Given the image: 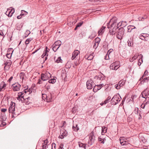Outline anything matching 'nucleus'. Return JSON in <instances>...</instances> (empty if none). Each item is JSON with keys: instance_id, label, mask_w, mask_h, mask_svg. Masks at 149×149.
Returning <instances> with one entry per match:
<instances>
[{"instance_id": "1", "label": "nucleus", "mask_w": 149, "mask_h": 149, "mask_svg": "<svg viewBox=\"0 0 149 149\" xmlns=\"http://www.w3.org/2000/svg\"><path fill=\"white\" fill-rule=\"evenodd\" d=\"M117 18L116 17H113L108 23L107 28L110 29L109 34L113 35L116 32L120 26V23L117 22Z\"/></svg>"}, {"instance_id": "2", "label": "nucleus", "mask_w": 149, "mask_h": 149, "mask_svg": "<svg viewBox=\"0 0 149 149\" xmlns=\"http://www.w3.org/2000/svg\"><path fill=\"white\" fill-rule=\"evenodd\" d=\"M9 113H13V116H17L19 114L21 113L20 111H18L15 109V104L12 102L10 104L9 109Z\"/></svg>"}, {"instance_id": "3", "label": "nucleus", "mask_w": 149, "mask_h": 149, "mask_svg": "<svg viewBox=\"0 0 149 149\" xmlns=\"http://www.w3.org/2000/svg\"><path fill=\"white\" fill-rule=\"evenodd\" d=\"M51 76V74L48 72H46L45 73H42L41 74V79H39L38 84H41L42 83V81H45L47 80Z\"/></svg>"}, {"instance_id": "4", "label": "nucleus", "mask_w": 149, "mask_h": 149, "mask_svg": "<svg viewBox=\"0 0 149 149\" xmlns=\"http://www.w3.org/2000/svg\"><path fill=\"white\" fill-rule=\"evenodd\" d=\"M121 100V98L119 94L115 95L111 100V103L112 105H116Z\"/></svg>"}, {"instance_id": "5", "label": "nucleus", "mask_w": 149, "mask_h": 149, "mask_svg": "<svg viewBox=\"0 0 149 149\" xmlns=\"http://www.w3.org/2000/svg\"><path fill=\"white\" fill-rule=\"evenodd\" d=\"M124 30L123 28L120 27L118 29L117 31L116 32L117 33V37L120 39L122 38L124 34Z\"/></svg>"}, {"instance_id": "6", "label": "nucleus", "mask_w": 149, "mask_h": 149, "mask_svg": "<svg viewBox=\"0 0 149 149\" xmlns=\"http://www.w3.org/2000/svg\"><path fill=\"white\" fill-rule=\"evenodd\" d=\"M139 37L142 40L146 41L149 40V35L147 33H142L140 35Z\"/></svg>"}, {"instance_id": "7", "label": "nucleus", "mask_w": 149, "mask_h": 149, "mask_svg": "<svg viewBox=\"0 0 149 149\" xmlns=\"http://www.w3.org/2000/svg\"><path fill=\"white\" fill-rule=\"evenodd\" d=\"M95 84L91 79L88 80L86 82V86L88 89H91L94 86Z\"/></svg>"}, {"instance_id": "8", "label": "nucleus", "mask_w": 149, "mask_h": 149, "mask_svg": "<svg viewBox=\"0 0 149 149\" xmlns=\"http://www.w3.org/2000/svg\"><path fill=\"white\" fill-rule=\"evenodd\" d=\"M21 85L18 83H15L12 86V88L14 91H18L20 89Z\"/></svg>"}, {"instance_id": "9", "label": "nucleus", "mask_w": 149, "mask_h": 149, "mask_svg": "<svg viewBox=\"0 0 149 149\" xmlns=\"http://www.w3.org/2000/svg\"><path fill=\"white\" fill-rule=\"evenodd\" d=\"M14 9H12L11 8H10L8 9V10L6 13V15H8L9 17H10L12 16L13 14L14 13Z\"/></svg>"}, {"instance_id": "10", "label": "nucleus", "mask_w": 149, "mask_h": 149, "mask_svg": "<svg viewBox=\"0 0 149 149\" xmlns=\"http://www.w3.org/2000/svg\"><path fill=\"white\" fill-rule=\"evenodd\" d=\"M11 64L12 63L10 60L7 61L4 64L5 65L4 67V69L5 70H8L9 69Z\"/></svg>"}, {"instance_id": "11", "label": "nucleus", "mask_w": 149, "mask_h": 149, "mask_svg": "<svg viewBox=\"0 0 149 149\" xmlns=\"http://www.w3.org/2000/svg\"><path fill=\"white\" fill-rule=\"evenodd\" d=\"M127 139L124 137H121L120 138V141L121 144L122 145H126L127 144Z\"/></svg>"}, {"instance_id": "12", "label": "nucleus", "mask_w": 149, "mask_h": 149, "mask_svg": "<svg viewBox=\"0 0 149 149\" xmlns=\"http://www.w3.org/2000/svg\"><path fill=\"white\" fill-rule=\"evenodd\" d=\"M6 84L4 81L2 82L0 84V92L3 91L5 89Z\"/></svg>"}, {"instance_id": "13", "label": "nucleus", "mask_w": 149, "mask_h": 149, "mask_svg": "<svg viewBox=\"0 0 149 149\" xmlns=\"http://www.w3.org/2000/svg\"><path fill=\"white\" fill-rule=\"evenodd\" d=\"M80 53L79 51L77 50H75L72 54V56L71 59L72 60L74 59Z\"/></svg>"}, {"instance_id": "14", "label": "nucleus", "mask_w": 149, "mask_h": 149, "mask_svg": "<svg viewBox=\"0 0 149 149\" xmlns=\"http://www.w3.org/2000/svg\"><path fill=\"white\" fill-rule=\"evenodd\" d=\"M47 97L46 99V101L47 102H52V94H49L47 95Z\"/></svg>"}, {"instance_id": "15", "label": "nucleus", "mask_w": 149, "mask_h": 149, "mask_svg": "<svg viewBox=\"0 0 149 149\" xmlns=\"http://www.w3.org/2000/svg\"><path fill=\"white\" fill-rule=\"evenodd\" d=\"M67 132L66 130H64L63 131L62 134L59 136V137L61 139H63L64 138V136H65L67 135Z\"/></svg>"}, {"instance_id": "16", "label": "nucleus", "mask_w": 149, "mask_h": 149, "mask_svg": "<svg viewBox=\"0 0 149 149\" xmlns=\"http://www.w3.org/2000/svg\"><path fill=\"white\" fill-rule=\"evenodd\" d=\"M143 76H142L139 79V81H142L141 82H143V83L147 82L149 80V78L146 77L143 78Z\"/></svg>"}, {"instance_id": "17", "label": "nucleus", "mask_w": 149, "mask_h": 149, "mask_svg": "<svg viewBox=\"0 0 149 149\" xmlns=\"http://www.w3.org/2000/svg\"><path fill=\"white\" fill-rule=\"evenodd\" d=\"M127 45L129 46H132L133 45V40L132 38H130L127 41Z\"/></svg>"}, {"instance_id": "18", "label": "nucleus", "mask_w": 149, "mask_h": 149, "mask_svg": "<svg viewBox=\"0 0 149 149\" xmlns=\"http://www.w3.org/2000/svg\"><path fill=\"white\" fill-rule=\"evenodd\" d=\"M95 137L93 132H92L89 135V139L90 141L91 142H94L95 140Z\"/></svg>"}, {"instance_id": "19", "label": "nucleus", "mask_w": 149, "mask_h": 149, "mask_svg": "<svg viewBox=\"0 0 149 149\" xmlns=\"http://www.w3.org/2000/svg\"><path fill=\"white\" fill-rule=\"evenodd\" d=\"M106 28V27L104 26H102L101 28L98 31V33L99 35H102L104 31V30Z\"/></svg>"}, {"instance_id": "20", "label": "nucleus", "mask_w": 149, "mask_h": 149, "mask_svg": "<svg viewBox=\"0 0 149 149\" xmlns=\"http://www.w3.org/2000/svg\"><path fill=\"white\" fill-rule=\"evenodd\" d=\"M135 27L132 25H130L127 27V31L129 32H131L132 30L135 29Z\"/></svg>"}, {"instance_id": "21", "label": "nucleus", "mask_w": 149, "mask_h": 149, "mask_svg": "<svg viewBox=\"0 0 149 149\" xmlns=\"http://www.w3.org/2000/svg\"><path fill=\"white\" fill-rule=\"evenodd\" d=\"M107 128L104 126L102 127L101 134L102 135H104L107 132Z\"/></svg>"}, {"instance_id": "22", "label": "nucleus", "mask_w": 149, "mask_h": 149, "mask_svg": "<svg viewBox=\"0 0 149 149\" xmlns=\"http://www.w3.org/2000/svg\"><path fill=\"white\" fill-rule=\"evenodd\" d=\"M139 56V55L138 54H136L134 56L132 57V58H130V62H132L134 60H136L138 57Z\"/></svg>"}, {"instance_id": "23", "label": "nucleus", "mask_w": 149, "mask_h": 149, "mask_svg": "<svg viewBox=\"0 0 149 149\" xmlns=\"http://www.w3.org/2000/svg\"><path fill=\"white\" fill-rule=\"evenodd\" d=\"M120 64V62L118 61H116L115 62V66L113 67V70H116L119 67V66L118 67V66Z\"/></svg>"}, {"instance_id": "24", "label": "nucleus", "mask_w": 149, "mask_h": 149, "mask_svg": "<svg viewBox=\"0 0 149 149\" xmlns=\"http://www.w3.org/2000/svg\"><path fill=\"white\" fill-rule=\"evenodd\" d=\"M125 80H122L120 81L118 83V84L120 85L121 87H122L125 85Z\"/></svg>"}, {"instance_id": "25", "label": "nucleus", "mask_w": 149, "mask_h": 149, "mask_svg": "<svg viewBox=\"0 0 149 149\" xmlns=\"http://www.w3.org/2000/svg\"><path fill=\"white\" fill-rule=\"evenodd\" d=\"M147 92L145 90L143 91L141 93V95L142 97L146 98V97L147 96Z\"/></svg>"}, {"instance_id": "26", "label": "nucleus", "mask_w": 149, "mask_h": 149, "mask_svg": "<svg viewBox=\"0 0 149 149\" xmlns=\"http://www.w3.org/2000/svg\"><path fill=\"white\" fill-rule=\"evenodd\" d=\"M61 41L59 40H58L56 42H55V43L54 44V45H56V46L58 47H60V46L61 45Z\"/></svg>"}, {"instance_id": "27", "label": "nucleus", "mask_w": 149, "mask_h": 149, "mask_svg": "<svg viewBox=\"0 0 149 149\" xmlns=\"http://www.w3.org/2000/svg\"><path fill=\"white\" fill-rule=\"evenodd\" d=\"M119 23H120V26H121V27L123 28V27H125L127 24L126 22L123 21L121 22H119Z\"/></svg>"}, {"instance_id": "28", "label": "nucleus", "mask_w": 149, "mask_h": 149, "mask_svg": "<svg viewBox=\"0 0 149 149\" xmlns=\"http://www.w3.org/2000/svg\"><path fill=\"white\" fill-rule=\"evenodd\" d=\"M83 23V22L82 21L80 22H79L76 25L75 28L74 29L75 30H77V28L79 27H80Z\"/></svg>"}, {"instance_id": "29", "label": "nucleus", "mask_w": 149, "mask_h": 149, "mask_svg": "<svg viewBox=\"0 0 149 149\" xmlns=\"http://www.w3.org/2000/svg\"><path fill=\"white\" fill-rule=\"evenodd\" d=\"M135 113L137 115H139L140 116H141V112L139 111V109L138 108H135L134 111Z\"/></svg>"}, {"instance_id": "30", "label": "nucleus", "mask_w": 149, "mask_h": 149, "mask_svg": "<svg viewBox=\"0 0 149 149\" xmlns=\"http://www.w3.org/2000/svg\"><path fill=\"white\" fill-rule=\"evenodd\" d=\"M47 47H46V50L44 52H43L42 55L41 56H42V58H44V57L46 56H48V55L47 54V52H48V51L47 50Z\"/></svg>"}, {"instance_id": "31", "label": "nucleus", "mask_w": 149, "mask_h": 149, "mask_svg": "<svg viewBox=\"0 0 149 149\" xmlns=\"http://www.w3.org/2000/svg\"><path fill=\"white\" fill-rule=\"evenodd\" d=\"M23 94L24 93L23 92L18 93V97H20L21 98H23V99L24 100L25 99L24 98V96L23 95Z\"/></svg>"}, {"instance_id": "32", "label": "nucleus", "mask_w": 149, "mask_h": 149, "mask_svg": "<svg viewBox=\"0 0 149 149\" xmlns=\"http://www.w3.org/2000/svg\"><path fill=\"white\" fill-rule=\"evenodd\" d=\"M139 56V59L138 60V62L140 63V65H141V64L143 62V59H142V58H143V55L141 54H140Z\"/></svg>"}, {"instance_id": "33", "label": "nucleus", "mask_w": 149, "mask_h": 149, "mask_svg": "<svg viewBox=\"0 0 149 149\" xmlns=\"http://www.w3.org/2000/svg\"><path fill=\"white\" fill-rule=\"evenodd\" d=\"M72 129L75 132L77 131L79 129V127H78V125L77 124L75 125V126L73 125L72 126Z\"/></svg>"}, {"instance_id": "34", "label": "nucleus", "mask_w": 149, "mask_h": 149, "mask_svg": "<svg viewBox=\"0 0 149 149\" xmlns=\"http://www.w3.org/2000/svg\"><path fill=\"white\" fill-rule=\"evenodd\" d=\"M94 54L93 53H92L91 54L89 55L88 56L87 58V59L88 60H92L93 58V54Z\"/></svg>"}, {"instance_id": "35", "label": "nucleus", "mask_w": 149, "mask_h": 149, "mask_svg": "<svg viewBox=\"0 0 149 149\" xmlns=\"http://www.w3.org/2000/svg\"><path fill=\"white\" fill-rule=\"evenodd\" d=\"M78 144L80 147L83 148L84 149H86V145L83 144L80 142H78Z\"/></svg>"}, {"instance_id": "36", "label": "nucleus", "mask_w": 149, "mask_h": 149, "mask_svg": "<svg viewBox=\"0 0 149 149\" xmlns=\"http://www.w3.org/2000/svg\"><path fill=\"white\" fill-rule=\"evenodd\" d=\"M33 40V39L32 38H29L27 39L25 41V44L26 45H27L28 44L29 42L31 41L32 40Z\"/></svg>"}, {"instance_id": "37", "label": "nucleus", "mask_w": 149, "mask_h": 149, "mask_svg": "<svg viewBox=\"0 0 149 149\" xmlns=\"http://www.w3.org/2000/svg\"><path fill=\"white\" fill-rule=\"evenodd\" d=\"M56 77H54V78L53 79H51L49 80V83H52V84H54V83L56 81V79L55 78H56Z\"/></svg>"}, {"instance_id": "38", "label": "nucleus", "mask_w": 149, "mask_h": 149, "mask_svg": "<svg viewBox=\"0 0 149 149\" xmlns=\"http://www.w3.org/2000/svg\"><path fill=\"white\" fill-rule=\"evenodd\" d=\"M33 91V89L32 88H29L28 90H25L24 91V92L25 93H26L27 92L29 94L31 93Z\"/></svg>"}, {"instance_id": "39", "label": "nucleus", "mask_w": 149, "mask_h": 149, "mask_svg": "<svg viewBox=\"0 0 149 149\" xmlns=\"http://www.w3.org/2000/svg\"><path fill=\"white\" fill-rule=\"evenodd\" d=\"M94 88L93 90V91L94 92H96L98 90H100L99 88L98 87L97 85H96V86L94 85Z\"/></svg>"}, {"instance_id": "40", "label": "nucleus", "mask_w": 149, "mask_h": 149, "mask_svg": "<svg viewBox=\"0 0 149 149\" xmlns=\"http://www.w3.org/2000/svg\"><path fill=\"white\" fill-rule=\"evenodd\" d=\"M25 75V74L24 72H21L20 73L19 76L21 79H22V80H23L24 77Z\"/></svg>"}, {"instance_id": "41", "label": "nucleus", "mask_w": 149, "mask_h": 149, "mask_svg": "<svg viewBox=\"0 0 149 149\" xmlns=\"http://www.w3.org/2000/svg\"><path fill=\"white\" fill-rule=\"evenodd\" d=\"M147 17L146 15L144 16L143 17H140L139 18V19L140 21H143L145 19H146Z\"/></svg>"}, {"instance_id": "42", "label": "nucleus", "mask_w": 149, "mask_h": 149, "mask_svg": "<svg viewBox=\"0 0 149 149\" xmlns=\"http://www.w3.org/2000/svg\"><path fill=\"white\" fill-rule=\"evenodd\" d=\"M28 13L23 10H22L21 11V15L22 16L26 15Z\"/></svg>"}, {"instance_id": "43", "label": "nucleus", "mask_w": 149, "mask_h": 149, "mask_svg": "<svg viewBox=\"0 0 149 149\" xmlns=\"http://www.w3.org/2000/svg\"><path fill=\"white\" fill-rule=\"evenodd\" d=\"M30 31L28 30H27L25 33V37H27L30 33Z\"/></svg>"}, {"instance_id": "44", "label": "nucleus", "mask_w": 149, "mask_h": 149, "mask_svg": "<svg viewBox=\"0 0 149 149\" xmlns=\"http://www.w3.org/2000/svg\"><path fill=\"white\" fill-rule=\"evenodd\" d=\"M100 41V38L97 37L95 39V45H96V43H97L98 45L99 43V42Z\"/></svg>"}, {"instance_id": "45", "label": "nucleus", "mask_w": 149, "mask_h": 149, "mask_svg": "<svg viewBox=\"0 0 149 149\" xmlns=\"http://www.w3.org/2000/svg\"><path fill=\"white\" fill-rule=\"evenodd\" d=\"M47 95L45 94H42V97L43 100H44L45 101L46 100V99L47 98Z\"/></svg>"}, {"instance_id": "46", "label": "nucleus", "mask_w": 149, "mask_h": 149, "mask_svg": "<svg viewBox=\"0 0 149 149\" xmlns=\"http://www.w3.org/2000/svg\"><path fill=\"white\" fill-rule=\"evenodd\" d=\"M111 97L110 96H109L104 101V104H106V103H108L109 102V100L111 99Z\"/></svg>"}, {"instance_id": "47", "label": "nucleus", "mask_w": 149, "mask_h": 149, "mask_svg": "<svg viewBox=\"0 0 149 149\" xmlns=\"http://www.w3.org/2000/svg\"><path fill=\"white\" fill-rule=\"evenodd\" d=\"M57 46H56V45H53L52 47H53V50L55 52H56L57 50L58 49V48H59V47H57Z\"/></svg>"}, {"instance_id": "48", "label": "nucleus", "mask_w": 149, "mask_h": 149, "mask_svg": "<svg viewBox=\"0 0 149 149\" xmlns=\"http://www.w3.org/2000/svg\"><path fill=\"white\" fill-rule=\"evenodd\" d=\"M115 62H114L111 64L109 67V68L111 69L112 70H113V67L115 66Z\"/></svg>"}, {"instance_id": "49", "label": "nucleus", "mask_w": 149, "mask_h": 149, "mask_svg": "<svg viewBox=\"0 0 149 149\" xmlns=\"http://www.w3.org/2000/svg\"><path fill=\"white\" fill-rule=\"evenodd\" d=\"M104 139H102L100 137H99L98 138L99 141L101 142V143H102L103 144H104Z\"/></svg>"}, {"instance_id": "50", "label": "nucleus", "mask_w": 149, "mask_h": 149, "mask_svg": "<svg viewBox=\"0 0 149 149\" xmlns=\"http://www.w3.org/2000/svg\"><path fill=\"white\" fill-rule=\"evenodd\" d=\"M95 78L97 79L98 80H102L103 79V78L101 77V76L99 75L98 76L95 77Z\"/></svg>"}, {"instance_id": "51", "label": "nucleus", "mask_w": 149, "mask_h": 149, "mask_svg": "<svg viewBox=\"0 0 149 149\" xmlns=\"http://www.w3.org/2000/svg\"><path fill=\"white\" fill-rule=\"evenodd\" d=\"M146 101H145L144 102V104L146 103V105L148 104L149 103V98L148 97H146Z\"/></svg>"}, {"instance_id": "52", "label": "nucleus", "mask_w": 149, "mask_h": 149, "mask_svg": "<svg viewBox=\"0 0 149 149\" xmlns=\"http://www.w3.org/2000/svg\"><path fill=\"white\" fill-rule=\"evenodd\" d=\"M115 86L116 88L117 89H120L121 87V86L120 85H119L118 84L115 85Z\"/></svg>"}, {"instance_id": "53", "label": "nucleus", "mask_w": 149, "mask_h": 149, "mask_svg": "<svg viewBox=\"0 0 149 149\" xmlns=\"http://www.w3.org/2000/svg\"><path fill=\"white\" fill-rule=\"evenodd\" d=\"M61 57H58L57 59L56 60V62L57 63H58L61 62Z\"/></svg>"}, {"instance_id": "54", "label": "nucleus", "mask_w": 149, "mask_h": 149, "mask_svg": "<svg viewBox=\"0 0 149 149\" xmlns=\"http://www.w3.org/2000/svg\"><path fill=\"white\" fill-rule=\"evenodd\" d=\"M104 86V84H99V85H97V86L99 88V89H100L101 88Z\"/></svg>"}, {"instance_id": "55", "label": "nucleus", "mask_w": 149, "mask_h": 149, "mask_svg": "<svg viewBox=\"0 0 149 149\" xmlns=\"http://www.w3.org/2000/svg\"><path fill=\"white\" fill-rule=\"evenodd\" d=\"M30 99V97H29L27 98L26 99H25V101L27 102H26V103L27 104H29L30 103V102L29 101H28V102H27V100H29Z\"/></svg>"}, {"instance_id": "56", "label": "nucleus", "mask_w": 149, "mask_h": 149, "mask_svg": "<svg viewBox=\"0 0 149 149\" xmlns=\"http://www.w3.org/2000/svg\"><path fill=\"white\" fill-rule=\"evenodd\" d=\"M11 54H10V53H9V54H7L6 55V56L8 58H10L11 56Z\"/></svg>"}, {"instance_id": "57", "label": "nucleus", "mask_w": 149, "mask_h": 149, "mask_svg": "<svg viewBox=\"0 0 149 149\" xmlns=\"http://www.w3.org/2000/svg\"><path fill=\"white\" fill-rule=\"evenodd\" d=\"M63 145L62 143L60 144L59 146V149H63Z\"/></svg>"}, {"instance_id": "58", "label": "nucleus", "mask_w": 149, "mask_h": 149, "mask_svg": "<svg viewBox=\"0 0 149 149\" xmlns=\"http://www.w3.org/2000/svg\"><path fill=\"white\" fill-rule=\"evenodd\" d=\"M48 143V141L47 139L44 141V143H43L45 144V145H47Z\"/></svg>"}, {"instance_id": "59", "label": "nucleus", "mask_w": 149, "mask_h": 149, "mask_svg": "<svg viewBox=\"0 0 149 149\" xmlns=\"http://www.w3.org/2000/svg\"><path fill=\"white\" fill-rule=\"evenodd\" d=\"M17 99L19 101H21L22 102L23 101H24V100L23 99V98H21L20 97H17Z\"/></svg>"}, {"instance_id": "60", "label": "nucleus", "mask_w": 149, "mask_h": 149, "mask_svg": "<svg viewBox=\"0 0 149 149\" xmlns=\"http://www.w3.org/2000/svg\"><path fill=\"white\" fill-rule=\"evenodd\" d=\"M4 36V34L3 33L2 30H0V36Z\"/></svg>"}, {"instance_id": "61", "label": "nucleus", "mask_w": 149, "mask_h": 149, "mask_svg": "<svg viewBox=\"0 0 149 149\" xmlns=\"http://www.w3.org/2000/svg\"><path fill=\"white\" fill-rule=\"evenodd\" d=\"M47 146V145H45V144H44V143L42 144V149H44L46 148Z\"/></svg>"}, {"instance_id": "62", "label": "nucleus", "mask_w": 149, "mask_h": 149, "mask_svg": "<svg viewBox=\"0 0 149 149\" xmlns=\"http://www.w3.org/2000/svg\"><path fill=\"white\" fill-rule=\"evenodd\" d=\"M55 147H56V144L54 143H53L52 144V149H53L54 147L55 149Z\"/></svg>"}, {"instance_id": "63", "label": "nucleus", "mask_w": 149, "mask_h": 149, "mask_svg": "<svg viewBox=\"0 0 149 149\" xmlns=\"http://www.w3.org/2000/svg\"><path fill=\"white\" fill-rule=\"evenodd\" d=\"M79 64V61L78 60L77 61L74 62V64L76 66L77 65Z\"/></svg>"}, {"instance_id": "64", "label": "nucleus", "mask_w": 149, "mask_h": 149, "mask_svg": "<svg viewBox=\"0 0 149 149\" xmlns=\"http://www.w3.org/2000/svg\"><path fill=\"white\" fill-rule=\"evenodd\" d=\"M1 112H4L7 111V109H6L3 108L1 109Z\"/></svg>"}]
</instances>
